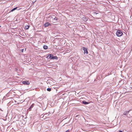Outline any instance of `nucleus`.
<instances>
[{
  "label": "nucleus",
  "instance_id": "nucleus-1",
  "mask_svg": "<svg viewBox=\"0 0 132 132\" xmlns=\"http://www.w3.org/2000/svg\"><path fill=\"white\" fill-rule=\"evenodd\" d=\"M47 58L48 59H57V57L56 56H54L52 54H49L47 57Z\"/></svg>",
  "mask_w": 132,
  "mask_h": 132
},
{
  "label": "nucleus",
  "instance_id": "nucleus-2",
  "mask_svg": "<svg viewBox=\"0 0 132 132\" xmlns=\"http://www.w3.org/2000/svg\"><path fill=\"white\" fill-rule=\"evenodd\" d=\"M117 35L118 37L121 36L123 34V33L120 30H118L116 32Z\"/></svg>",
  "mask_w": 132,
  "mask_h": 132
},
{
  "label": "nucleus",
  "instance_id": "nucleus-3",
  "mask_svg": "<svg viewBox=\"0 0 132 132\" xmlns=\"http://www.w3.org/2000/svg\"><path fill=\"white\" fill-rule=\"evenodd\" d=\"M22 82V83L24 85H29L30 84L29 82L28 81H23Z\"/></svg>",
  "mask_w": 132,
  "mask_h": 132
},
{
  "label": "nucleus",
  "instance_id": "nucleus-4",
  "mask_svg": "<svg viewBox=\"0 0 132 132\" xmlns=\"http://www.w3.org/2000/svg\"><path fill=\"white\" fill-rule=\"evenodd\" d=\"M82 50L84 51V53H86L87 54H88V53L87 48H86L84 47H83V48Z\"/></svg>",
  "mask_w": 132,
  "mask_h": 132
},
{
  "label": "nucleus",
  "instance_id": "nucleus-5",
  "mask_svg": "<svg viewBox=\"0 0 132 132\" xmlns=\"http://www.w3.org/2000/svg\"><path fill=\"white\" fill-rule=\"evenodd\" d=\"M49 25H51V24L49 23H48V22H47V23H45L44 24V26L45 27H47Z\"/></svg>",
  "mask_w": 132,
  "mask_h": 132
},
{
  "label": "nucleus",
  "instance_id": "nucleus-6",
  "mask_svg": "<svg viewBox=\"0 0 132 132\" xmlns=\"http://www.w3.org/2000/svg\"><path fill=\"white\" fill-rule=\"evenodd\" d=\"M82 102L83 104H87L89 103L88 102L85 101H83Z\"/></svg>",
  "mask_w": 132,
  "mask_h": 132
},
{
  "label": "nucleus",
  "instance_id": "nucleus-7",
  "mask_svg": "<svg viewBox=\"0 0 132 132\" xmlns=\"http://www.w3.org/2000/svg\"><path fill=\"white\" fill-rule=\"evenodd\" d=\"M44 49L45 50L47 49L48 48V47L46 45H44L43 47Z\"/></svg>",
  "mask_w": 132,
  "mask_h": 132
},
{
  "label": "nucleus",
  "instance_id": "nucleus-8",
  "mask_svg": "<svg viewBox=\"0 0 132 132\" xmlns=\"http://www.w3.org/2000/svg\"><path fill=\"white\" fill-rule=\"evenodd\" d=\"M29 27V26L27 25L25 26V28L26 29H28Z\"/></svg>",
  "mask_w": 132,
  "mask_h": 132
},
{
  "label": "nucleus",
  "instance_id": "nucleus-9",
  "mask_svg": "<svg viewBox=\"0 0 132 132\" xmlns=\"http://www.w3.org/2000/svg\"><path fill=\"white\" fill-rule=\"evenodd\" d=\"M17 8H18L17 7H16L14 8V9H12V10H11V12H12L13 11L15 10Z\"/></svg>",
  "mask_w": 132,
  "mask_h": 132
},
{
  "label": "nucleus",
  "instance_id": "nucleus-10",
  "mask_svg": "<svg viewBox=\"0 0 132 132\" xmlns=\"http://www.w3.org/2000/svg\"><path fill=\"white\" fill-rule=\"evenodd\" d=\"M34 103L32 104L30 106V108L29 109H31L32 108L34 107Z\"/></svg>",
  "mask_w": 132,
  "mask_h": 132
},
{
  "label": "nucleus",
  "instance_id": "nucleus-11",
  "mask_svg": "<svg viewBox=\"0 0 132 132\" xmlns=\"http://www.w3.org/2000/svg\"><path fill=\"white\" fill-rule=\"evenodd\" d=\"M47 90L49 92H50L51 90V88H48L47 89Z\"/></svg>",
  "mask_w": 132,
  "mask_h": 132
},
{
  "label": "nucleus",
  "instance_id": "nucleus-12",
  "mask_svg": "<svg viewBox=\"0 0 132 132\" xmlns=\"http://www.w3.org/2000/svg\"><path fill=\"white\" fill-rule=\"evenodd\" d=\"M128 112H125L123 113V114L125 115H126V114H128Z\"/></svg>",
  "mask_w": 132,
  "mask_h": 132
},
{
  "label": "nucleus",
  "instance_id": "nucleus-13",
  "mask_svg": "<svg viewBox=\"0 0 132 132\" xmlns=\"http://www.w3.org/2000/svg\"><path fill=\"white\" fill-rule=\"evenodd\" d=\"M65 132H70L69 130H67Z\"/></svg>",
  "mask_w": 132,
  "mask_h": 132
},
{
  "label": "nucleus",
  "instance_id": "nucleus-14",
  "mask_svg": "<svg viewBox=\"0 0 132 132\" xmlns=\"http://www.w3.org/2000/svg\"><path fill=\"white\" fill-rule=\"evenodd\" d=\"M57 18H54V20H57Z\"/></svg>",
  "mask_w": 132,
  "mask_h": 132
},
{
  "label": "nucleus",
  "instance_id": "nucleus-15",
  "mask_svg": "<svg viewBox=\"0 0 132 132\" xmlns=\"http://www.w3.org/2000/svg\"><path fill=\"white\" fill-rule=\"evenodd\" d=\"M23 50H24V49H22V51H21V52H23Z\"/></svg>",
  "mask_w": 132,
  "mask_h": 132
},
{
  "label": "nucleus",
  "instance_id": "nucleus-16",
  "mask_svg": "<svg viewBox=\"0 0 132 132\" xmlns=\"http://www.w3.org/2000/svg\"><path fill=\"white\" fill-rule=\"evenodd\" d=\"M119 132H122V131L120 130L119 131Z\"/></svg>",
  "mask_w": 132,
  "mask_h": 132
},
{
  "label": "nucleus",
  "instance_id": "nucleus-17",
  "mask_svg": "<svg viewBox=\"0 0 132 132\" xmlns=\"http://www.w3.org/2000/svg\"><path fill=\"white\" fill-rule=\"evenodd\" d=\"M21 9V8H20V9H19L18 10H20V9Z\"/></svg>",
  "mask_w": 132,
  "mask_h": 132
},
{
  "label": "nucleus",
  "instance_id": "nucleus-18",
  "mask_svg": "<svg viewBox=\"0 0 132 132\" xmlns=\"http://www.w3.org/2000/svg\"><path fill=\"white\" fill-rule=\"evenodd\" d=\"M97 13H96V14H97Z\"/></svg>",
  "mask_w": 132,
  "mask_h": 132
},
{
  "label": "nucleus",
  "instance_id": "nucleus-19",
  "mask_svg": "<svg viewBox=\"0 0 132 132\" xmlns=\"http://www.w3.org/2000/svg\"><path fill=\"white\" fill-rule=\"evenodd\" d=\"M131 89H132V87L131 88Z\"/></svg>",
  "mask_w": 132,
  "mask_h": 132
},
{
  "label": "nucleus",
  "instance_id": "nucleus-20",
  "mask_svg": "<svg viewBox=\"0 0 132 132\" xmlns=\"http://www.w3.org/2000/svg\"><path fill=\"white\" fill-rule=\"evenodd\" d=\"M1 27V26H0V27Z\"/></svg>",
  "mask_w": 132,
  "mask_h": 132
}]
</instances>
